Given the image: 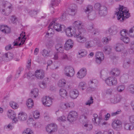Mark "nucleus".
<instances>
[{"label":"nucleus","instance_id":"1","mask_svg":"<svg viewBox=\"0 0 134 134\" xmlns=\"http://www.w3.org/2000/svg\"><path fill=\"white\" fill-rule=\"evenodd\" d=\"M13 8L12 5L10 3L4 0H0V11L3 15H8Z\"/></svg>","mask_w":134,"mask_h":134},{"label":"nucleus","instance_id":"2","mask_svg":"<svg viewBox=\"0 0 134 134\" xmlns=\"http://www.w3.org/2000/svg\"><path fill=\"white\" fill-rule=\"evenodd\" d=\"M115 12V14L116 15L118 20L122 22L125 19L126 16H124V15H126V9L124 8L123 6L119 5V7L116 9Z\"/></svg>","mask_w":134,"mask_h":134},{"label":"nucleus","instance_id":"3","mask_svg":"<svg viewBox=\"0 0 134 134\" xmlns=\"http://www.w3.org/2000/svg\"><path fill=\"white\" fill-rule=\"evenodd\" d=\"M73 28L76 30L77 32H79L80 34H81L84 31L83 28V26L80 21L78 20L75 21L73 24Z\"/></svg>","mask_w":134,"mask_h":134},{"label":"nucleus","instance_id":"4","mask_svg":"<svg viewBox=\"0 0 134 134\" xmlns=\"http://www.w3.org/2000/svg\"><path fill=\"white\" fill-rule=\"evenodd\" d=\"M105 81L107 85L109 86H115L117 83L116 78L113 76L109 77L105 80Z\"/></svg>","mask_w":134,"mask_h":134},{"label":"nucleus","instance_id":"5","mask_svg":"<svg viewBox=\"0 0 134 134\" xmlns=\"http://www.w3.org/2000/svg\"><path fill=\"white\" fill-rule=\"evenodd\" d=\"M78 118V114L76 112L74 111H70L67 117V120L70 122L75 121Z\"/></svg>","mask_w":134,"mask_h":134},{"label":"nucleus","instance_id":"6","mask_svg":"<svg viewBox=\"0 0 134 134\" xmlns=\"http://www.w3.org/2000/svg\"><path fill=\"white\" fill-rule=\"evenodd\" d=\"M64 73L66 76L71 77L74 75L75 71L72 67L70 66H66L64 68Z\"/></svg>","mask_w":134,"mask_h":134},{"label":"nucleus","instance_id":"7","mask_svg":"<svg viewBox=\"0 0 134 134\" xmlns=\"http://www.w3.org/2000/svg\"><path fill=\"white\" fill-rule=\"evenodd\" d=\"M128 119L131 124L126 123V130L129 131L132 130L134 129V115L129 116Z\"/></svg>","mask_w":134,"mask_h":134},{"label":"nucleus","instance_id":"8","mask_svg":"<svg viewBox=\"0 0 134 134\" xmlns=\"http://www.w3.org/2000/svg\"><path fill=\"white\" fill-rule=\"evenodd\" d=\"M63 31H65L66 35L69 37H71L72 36H75V34L77 33V30L74 28H71L70 27H69L67 29H65V28L64 30Z\"/></svg>","mask_w":134,"mask_h":134},{"label":"nucleus","instance_id":"9","mask_svg":"<svg viewBox=\"0 0 134 134\" xmlns=\"http://www.w3.org/2000/svg\"><path fill=\"white\" fill-rule=\"evenodd\" d=\"M112 126L113 128L116 130H119L122 128V123L119 120H115L112 122Z\"/></svg>","mask_w":134,"mask_h":134},{"label":"nucleus","instance_id":"10","mask_svg":"<svg viewBox=\"0 0 134 134\" xmlns=\"http://www.w3.org/2000/svg\"><path fill=\"white\" fill-rule=\"evenodd\" d=\"M93 118L92 119V121L95 125H100V122L102 120L101 116H98L96 114H94L93 115Z\"/></svg>","mask_w":134,"mask_h":134},{"label":"nucleus","instance_id":"11","mask_svg":"<svg viewBox=\"0 0 134 134\" xmlns=\"http://www.w3.org/2000/svg\"><path fill=\"white\" fill-rule=\"evenodd\" d=\"M52 99L49 96H45L42 98L43 104L46 106L50 107L52 103Z\"/></svg>","mask_w":134,"mask_h":134},{"label":"nucleus","instance_id":"12","mask_svg":"<svg viewBox=\"0 0 134 134\" xmlns=\"http://www.w3.org/2000/svg\"><path fill=\"white\" fill-rule=\"evenodd\" d=\"M60 2V0H52L50 6V9L51 10V13L53 14L54 12L55 9L53 7L54 6H58Z\"/></svg>","mask_w":134,"mask_h":134},{"label":"nucleus","instance_id":"13","mask_svg":"<svg viewBox=\"0 0 134 134\" xmlns=\"http://www.w3.org/2000/svg\"><path fill=\"white\" fill-rule=\"evenodd\" d=\"M13 54L12 53L8 52L4 54L2 56V59L5 61H9L13 58Z\"/></svg>","mask_w":134,"mask_h":134},{"label":"nucleus","instance_id":"14","mask_svg":"<svg viewBox=\"0 0 134 134\" xmlns=\"http://www.w3.org/2000/svg\"><path fill=\"white\" fill-rule=\"evenodd\" d=\"M52 27L56 31L58 32L64 30L65 27L64 25H61L58 23L53 24Z\"/></svg>","mask_w":134,"mask_h":134},{"label":"nucleus","instance_id":"15","mask_svg":"<svg viewBox=\"0 0 134 134\" xmlns=\"http://www.w3.org/2000/svg\"><path fill=\"white\" fill-rule=\"evenodd\" d=\"M88 31L93 34L94 35L98 34L99 32V30L97 29H95L94 25L93 24L89 25L87 28Z\"/></svg>","mask_w":134,"mask_h":134},{"label":"nucleus","instance_id":"16","mask_svg":"<svg viewBox=\"0 0 134 134\" xmlns=\"http://www.w3.org/2000/svg\"><path fill=\"white\" fill-rule=\"evenodd\" d=\"M108 31L110 36L115 35L118 32V28L116 26H112L109 28Z\"/></svg>","mask_w":134,"mask_h":134},{"label":"nucleus","instance_id":"17","mask_svg":"<svg viewBox=\"0 0 134 134\" xmlns=\"http://www.w3.org/2000/svg\"><path fill=\"white\" fill-rule=\"evenodd\" d=\"M87 70L85 68H82L78 72L77 74V77L79 79H82L86 74Z\"/></svg>","mask_w":134,"mask_h":134},{"label":"nucleus","instance_id":"18","mask_svg":"<svg viewBox=\"0 0 134 134\" xmlns=\"http://www.w3.org/2000/svg\"><path fill=\"white\" fill-rule=\"evenodd\" d=\"M35 75L37 79H42L44 76V71L41 70H37L35 72Z\"/></svg>","mask_w":134,"mask_h":134},{"label":"nucleus","instance_id":"19","mask_svg":"<svg viewBox=\"0 0 134 134\" xmlns=\"http://www.w3.org/2000/svg\"><path fill=\"white\" fill-rule=\"evenodd\" d=\"M99 16H104L107 13V8L105 6L102 7L100 9L98 12Z\"/></svg>","mask_w":134,"mask_h":134},{"label":"nucleus","instance_id":"20","mask_svg":"<svg viewBox=\"0 0 134 134\" xmlns=\"http://www.w3.org/2000/svg\"><path fill=\"white\" fill-rule=\"evenodd\" d=\"M77 11V7L75 4H73L72 6H70L68 12V14L71 16L74 15Z\"/></svg>","mask_w":134,"mask_h":134},{"label":"nucleus","instance_id":"21","mask_svg":"<svg viewBox=\"0 0 134 134\" xmlns=\"http://www.w3.org/2000/svg\"><path fill=\"white\" fill-rule=\"evenodd\" d=\"M81 34V33L80 34L79 32H77L75 34V36L74 37L77 38V40L78 42L82 43H84L86 41V39L85 37L81 36L80 35Z\"/></svg>","mask_w":134,"mask_h":134},{"label":"nucleus","instance_id":"22","mask_svg":"<svg viewBox=\"0 0 134 134\" xmlns=\"http://www.w3.org/2000/svg\"><path fill=\"white\" fill-rule=\"evenodd\" d=\"M69 94L71 98L72 99H75L78 96L79 93L77 90L74 89L70 91Z\"/></svg>","mask_w":134,"mask_h":134},{"label":"nucleus","instance_id":"23","mask_svg":"<svg viewBox=\"0 0 134 134\" xmlns=\"http://www.w3.org/2000/svg\"><path fill=\"white\" fill-rule=\"evenodd\" d=\"M0 30L4 34L9 33L10 32V29L8 26L2 25L0 27Z\"/></svg>","mask_w":134,"mask_h":134},{"label":"nucleus","instance_id":"24","mask_svg":"<svg viewBox=\"0 0 134 134\" xmlns=\"http://www.w3.org/2000/svg\"><path fill=\"white\" fill-rule=\"evenodd\" d=\"M73 44V42L71 39L68 40L66 42L64 46L65 49L69 50L71 48Z\"/></svg>","mask_w":134,"mask_h":134},{"label":"nucleus","instance_id":"25","mask_svg":"<svg viewBox=\"0 0 134 134\" xmlns=\"http://www.w3.org/2000/svg\"><path fill=\"white\" fill-rule=\"evenodd\" d=\"M53 23H50L48 27V32L46 33L45 36L48 37L49 34L51 35V36L54 34V29H53Z\"/></svg>","mask_w":134,"mask_h":134},{"label":"nucleus","instance_id":"26","mask_svg":"<svg viewBox=\"0 0 134 134\" xmlns=\"http://www.w3.org/2000/svg\"><path fill=\"white\" fill-rule=\"evenodd\" d=\"M121 99V96L119 94H116L111 98L110 101L111 103L115 104L119 102Z\"/></svg>","mask_w":134,"mask_h":134},{"label":"nucleus","instance_id":"27","mask_svg":"<svg viewBox=\"0 0 134 134\" xmlns=\"http://www.w3.org/2000/svg\"><path fill=\"white\" fill-rule=\"evenodd\" d=\"M38 89L37 88L32 90L30 94V97L32 98H36L38 95Z\"/></svg>","mask_w":134,"mask_h":134},{"label":"nucleus","instance_id":"28","mask_svg":"<svg viewBox=\"0 0 134 134\" xmlns=\"http://www.w3.org/2000/svg\"><path fill=\"white\" fill-rule=\"evenodd\" d=\"M125 48L123 46L119 43H117L114 47V49L116 52H120L123 50Z\"/></svg>","mask_w":134,"mask_h":134},{"label":"nucleus","instance_id":"29","mask_svg":"<svg viewBox=\"0 0 134 134\" xmlns=\"http://www.w3.org/2000/svg\"><path fill=\"white\" fill-rule=\"evenodd\" d=\"M120 71L117 68L113 69L111 71V74L115 76H117L119 75L120 74Z\"/></svg>","mask_w":134,"mask_h":134},{"label":"nucleus","instance_id":"30","mask_svg":"<svg viewBox=\"0 0 134 134\" xmlns=\"http://www.w3.org/2000/svg\"><path fill=\"white\" fill-rule=\"evenodd\" d=\"M27 118V114L23 113H21L18 114V119L20 121H24L26 120Z\"/></svg>","mask_w":134,"mask_h":134},{"label":"nucleus","instance_id":"31","mask_svg":"<svg viewBox=\"0 0 134 134\" xmlns=\"http://www.w3.org/2000/svg\"><path fill=\"white\" fill-rule=\"evenodd\" d=\"M60 96L64 98H67L68 93L66 90L64 89H60L59 91Z\"/></svg>","mask_w":134,"mask_h":134},{"label":"nucleus","instance_id":"32","mask_svg":"<svg viewBox=\"0 0 134 134\" xmlns=\"http://www.w3.org/2000/svg\"><path fill=\"white\" fill-rule=\"evenodd\" d=\"M86 122L85 124H83V126L84 128L88 131L91 130L93 128V126L92 124L88 123L89 121L86 120Z\"/></svg>","mask_w":134,"mask_h":134},{"label":"nucleus","instance_id":"33","mask_svg":"<svg viewBox=\"0 0 134 134\" xmlns=\"http://www.w3.org/2000/svg\"><path fill=\"white\" fill-rule=\"evenodd\" d=\"M7 115L8 117L11 119L14 118L16 116L15 112L11 110H9L8 111Z\"/></svg>","mask_w":134,"mask_h":134},{"label":"nucleus","instance_id":"34","mask_svg":"<svg viewBox=\"0 0 134 134\" xmlns=\"http://www.w3.org/2000/svg\"><path fill=\"white\" fill-rule=\"evenodd\" d=\"M93 7L88 5L84 8V11L87 14H89L92 12Z\"/></svg>","mask_w":134,"mask_h":134},{"label":"nucleus","instance_id":"35","mask_svg":"<svg viewBox=\"0 0 134 134\" xmlns=\"http://www.w3.org/2000/svg\"><path fill=\"white\" fill-rule=\"evenodd\" d=\"M121 35L120 39L122 41L125 43L126 41V29H123L120 32Z\"/></svg>","mask_w":134,"mask_h":134},{"label":"nucleus","instance_id":"36","mask_svg":"<svg viewBox=\"0 0 134 134\" xmlns=\"http://www.w3.org/2000/svg\"><path fill=\"white\" fill-rule=\"evenodd\" d=\"M55 48L57 52L60 53L63 52L64 49L62 45L60 44H58L55 46Z\"/></svg>","mask_w":134,"mask_h":134},{"label":"nucleus","instance_id":"37","mask_svg":"<svg viewBox=\"0 0 134 134\" xmlns=\"http://www.w3.org/2000/svg\"><path fill=\"white\" fill-rule=\"evenodd\" d=\"M50 52L49 50L44 49L42 50L41 53L44 57H47L50 56Z\"/></svg>","mask_w":134,"mask_h":134},{"label":"nucleus","instance_id":"38","mask_svg":"<svg viewBox=\"0 0 134 134\" xmlns=\"http://www.w3.org/2000/svg\"><path fill=\"white\" fill-rule=\"evenodd\" d=\"M25 32H22L20 34V36L21 39V42L19 44V45H22L24 43L25 40L26 39V38L25 37Z\"/></svg>","mask_w":134,"mask_h":134},{"label":"nucleus","instance_id":"39","mask_svg":"<svg viewBox=\"0 0 134 134\" xmlns=\"http://www.w3.org/2000/svg\"><path fill=\"white\" fill-rule=\"evenodd\" d=\"M99 42V41H97L96 42H93L92 41H90L86 42L85 44L86 47L87 48H90L93 46L94 45L93 43H95L97 44Z\"/></svg>","mask_w":134,"mask_h":134},{"label":"nucleus","instance_id":"40","mask_svg":"<svg viewBox=\"0 0 134 134\" xmlns=\"http://www.w3.org/2000/svg\"><path fill=\"white\" fill-rule=\"evenodd\" d=\"M104 52L107 54H109L111 52L112 47L110 46H107L104 47Z\"/></svg>","mask_w":134,"mask_h":134},{"label":"nucleus","instance_id":"41","mask_svg":"<svg viewBox=\"0 0 134 134\" xmlns=\"http://www.w3.org/2000/svg\"><path fill=\"white\" fill-rule=\"evenodd\" d=\"M26 105L29 108H31L34 106L33 100L31 98L28 99L26 101Z\"/></svg>","mask_w":134,"mask_h":134},{"label":"nucleus","instance_id":"42","mask_svg":"<svg viewBox=\"0 0 134 134\" xmlns=\"http://www.w3.org/2000/svg\"><path fill=\"white\" fill-rule=\"evenodd\" d=\"M66 84V81L64 79L59 80L58 82V85L60 87H64Z\"/></svg>","mask_w":134,"mask_h":134},{"label":"nucleus","instance_id":"43","mask_svg":"<svg viewBox=\"0 0 134 134\" xmlns=\"http://www.w3.org/2000/svg\"><path fill=\"white\" fill-rule=\"evenodd\" d=\"M61 59L63 60H70L71 58L69 57L66 54L63 53L61 55Z\"/></svg>","mask_w":134,"mask_h":134},{"label":"nucleus","instance_id":"44","mask_svg":"<svg viewBox=\"0 0 134 134\" xmlns=\"http://www.w3.org/2000/svg\"><path fill=\"white\" fill-rule=\"evenodd\" d=\"M127 90L132 94H134V85L132 84L129 86L127 88Z\"/></svg>","mask_w":134,"mask_h":134},{"label":"nucleus","instance_id":"45","mask_svg":"<svg viewBox=\"0 0 134 134\" xmlns=\"http://www.w3.org/2000/svg\"><path fill=\"white\" fill-rule=\"evenodd\" d=\"M21 37H19L18 38L16 39L14 41L13 44V46H18L20 47L21 45H19V44L21 42Z\"/></svg>","mask_w":134,"mask_h":134},{"label":"nucleus","instance_id":"46","mask_svg":"<svg viewBox=\"0 0 134 134\" xmlns=\"http://www.w3.org/2000/svg\"><path fill=\"white\" fill-rule=\"evenodd\" d=\"M86 85V83L84 81H81L80 82L78 85V87L80 89H81L82 90H84L85 88L84 87H85Z\"/></svg>","mask_w":134,"mask_h":134},{"label":"nucleus","instance_id":"47","mask_svg":"<svg viewBox=\"0 0 134 134\" xmlns=\"http://www.w3.org/2000/svg\"><path fill=\"white\" fill-rule=\"evenodd\" d=\"M9 104L10 106L14 109H16L19 107L18 104L13 101L10 102Z\"/></svg>","mask_w":134,"mask_h":134},{"label":"nucleus","instance_id":"48","mask_svg":"<svg viewBox=\"0 0 134 134\" xmlns=\"http://www.w3.org/2000/svg\"><path fill=\"white\" fill-rule=\"evenodd\" d=\"M88 14L87 17L90 20H93L96 17L95 13L94 12H92Z\"/></svg>","mask_w":134,"mask_h":134},{"label":"nucleus","instance_id":"49","mask_svg":"<svg viewBox=\"0 0 134 134\" xmlns=\"http://www.w3.org/2000/svg\"><path fill=\"white\" fill-rule=\"evenodd\" d=\"M111 38L110 36H109L108 37H103L102 39V42L105 44H106L108 43L109 41H110Z\"/></svg>","mask_w":134,"mask_h":134},{"label":"nucleus","instance_id":"50","mask_svg":"<svg viewBox=\"0 0 134 134\" xmlns=\"http://www.w3.org/2000/svg\"><path fill=\"white\" fill-rule=\"evenodd\" d=\"M22 134H34V133L31 129L27 128L23 132Z\"/></svg>","mask_w":134,"mask_h":134},{"label":"nucleus","instance_id":"51","mask_svg":"<svg viewBox=\"0 0 134 134\" xmlns=\"http://www.w3.org/2000/svg\"><path fill=\"white\" fill-rule=\"evenodd\" d=\"M96 57L100 58L102 59H104V55L103 53L101 52H97L96 54Z\"/></svg>","mask_w":134,"mask_h":134},{"label":"nucleus","instance_id":"52","mask_svg":"<svg viewBox=\"0 0 134 134\" xmlns=\"http://www.w3.org/2000/svg\"><path fill=\"white\" fill-rule=\"evenodd\" d=\"M54 44L53 41L52 40H49L46 44V46L48 48H51Z\"/></svg>","mask_w":134,"mask_h":134},{"label":"nucleus","instance_id":"53","mask_svg":"<svg viewBox=\"0 0 134 134\" xmlns=\"http://www.w3.org/2000/svg\"><path fill=\"white\" fill-rule=\"evenodd\" d=\"M128 35L131 37H134V26L130 29Z\"/></svg>","mask_w":134,"mask_h":134},{"label":"nucleus","instance_id":"54","mask_svg":"<svg viewBox=\"0 0 134 134\" xmlns=\"http://www.w3.org/2000/svg\"><path fill=\"white\" fill-rule=\"evenodd\" d=\"M50 126H52L51 127V133H52L53 132H55L57 130V126L54 124H49Z\"/></svg>","mask_w":134,"mask_h":134},{"label":"nucleus","instance_id":"55","mask_svg":"<svg viewBox=\"0 0 134 134\" xmlns=\"http://www.w3.org/2000/svg\"><path fill=\"white\" fill-rule=\"evenodd\" d=\"M25 77L28 79L30 80H32L33 79L34 77V75L32 74L31 72H30L27 73L26 76H25Z\"/></svg>","mask_w":134,"mask_h":134},{"label":"nucleus","instance_id":"56","mask_svg":"<svg viewBox=\"0 0 134 134\" xmlns=\"http://www.w3.org/2000/svg\"><path fill=\"white\" fill-rule=\"evenodd\" d=\"M87 54L86 51L85 50L79 52L78 57L81 58L85 56Z\"/></svg>","mask_w":134,"mask_h":134},{"label":"nucleus","instance_id":"57","mask_svg":"<svg viewBox=\"0 0 134 134\" xmlns=\"http://www.w3.org/2000/svg\"><path fill=\"white\" fill-rule=\"evenodd\" d=\"M93 99L92 97H90V99L88 100L85 103L86 105L90 106L93 103Z\"/></svg>","mask_w":134,"mask_h":134},{"label":"nucleus","instance_id":"58","mask_svg":"<svg viewBox=\"0 0 134 134\" xmlns=\"http://www.w3.org/2000/svg\"><path fill=\"white\" fill-rule=\"evenodd\" d=\"M67 15V12H65L59 18V20L61 21H64L66 19V17Z\"/></svg>","mask_w":134,"mask_h":134},{"label":"nucleus","instance_id":"59","mask_svg":"<svg viewBox=\"0 0 134 134\" xmlns=\"http://www.w3.org/2000/svg\"><path fill=\"white\" fill-rule=\"evenodd\" d=\"M13 124L12 123H10L7 125H5L4 126L5 129L9 130H12L14 127L13 125Z\"/></svg>","mask_w":134,"mask_h":134},{"label":"nucleus","instance_id":"60","mask_svg":"<svg viewBox=\"0 0 134 134\" xmlns=\"http://www.w3.org/2000/svg\"><path fill=\"white\" fill-rule=\"evenodd\" d=\"M102 6L101 5L100 3H97L95 4L94 8L98 12L100 9V8Z\"/></svg>","mask_w":134,"mask_h":134},{"label":"nucleus","instance_id":"61","mask_svg":"<svg viewBox=\"0 0 134 134\" xmlns=\"http://www.w3.org/2000/svg\"><path fill=\"white\" fill-rule=\"evenodd\" d=\"M98 82L97 80L96 79H93L92 80H91L89 82L88 84L90 85H91V86H92V85H95Z\"/></svg>","mask_w":134,"mask_h":134},{"label":"nucleus","instance_id":"62","mask_svg":"<svg viewBox=\"0 0 134 134\" xmlns=\"http://www.w3.org/2000/svg\"><path fill=\"white\" fill-rule=\"evenodd\" d=\"M125 88V86L123 85H120L117 87V90L119 92H121Z\"/></svg>","mask_w":134,"mask_h":134},{"label":"nucleus","instance_id":"63","mask_svg":"<svg viewBox=\"0 0 134 134\" xmlns=\"http://www.w3.org/2000/svg\"><path fill=\"white\" fill-rule=\"evenodd\" d=\"M121 111L120 110H118L115 112L112 113L111 114V116H116L120 114L121 113Z\"/></svg>","mask_w":134,"mask_h":134},{"label":"nucleus","instance_id":"64","mask_svg":"<svg viewBox=\"0 0 134 134\" xmlns=\"http://www.w3.org/2000/svg\"><path fill=\"white\" fill-rule=\"evenodd\" d=\"M40 116L39 112L38 111H35L34 112L33 114V116L34 118L36 119L38 118Z\"/></svg>","mask_w":134,"mask_h":134}]
</instances>
